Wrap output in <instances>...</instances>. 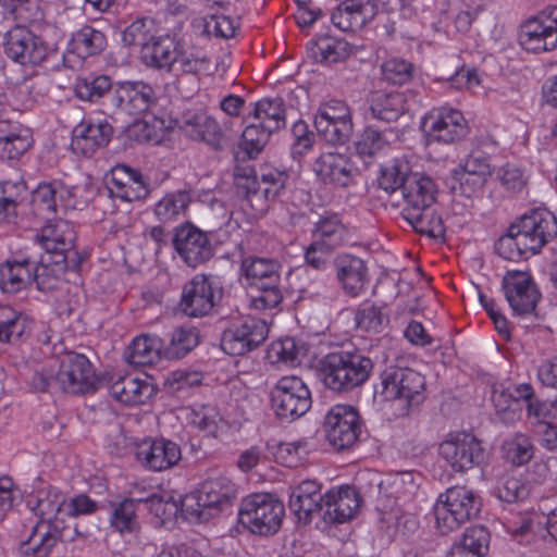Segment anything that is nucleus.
Here are the masks:
<instances>
[{
    "label": "nucleus",
    "mask_w": 557,
    "mask_h": 557,
    "mask_svg": "<svg viewBox=\"0 0 557 557\" xmlns=\"http://www.w3.org/2000/svg\"><path fill=\"white\" fill-rule=\"evenodd\" d=\"M440 455L456 472H466L481 467L486 459V450L482 442L471 433L449 435L440 445Z\"/></svg>",
    "instance_id": "obj_14"
},
{
    "label": "nucleus",
    "mask_w": 557,
    "mask_h": 557,
    "mask_svg": "<svg viewBox=\"0 0 557 557\" xmlns=\"http://www.w3.org/2000/svg\"><path fill=\"white\" fill-rule=\"evenodd\" d=\"M114 86L110 76L100 74H89L84 77H77L74 84L75 96L90 103H98L102 98L113 94Z\"/></svg>",
    "instance_id": "obj_42"
},
{
    "label": "nucleus",
    "mask_w": 557,
    "mask_h": 557,
    "mask_svg": "<svg viewBox=\"0 0 557 557\" xmlns=\"http://www.w3.org/2000/svg\"><path fill=\"white\" fill-rule=\"evenodd\" d=\"M424 389L425 379L421 373L408 367L391 364L380 374L375 394L386 401H404V407L408 409L423 401Z\"/></svg>",
    "instance_id": "obj_7"
},
{
    "label": "nucleus",
    "mask_w": 557,
    "mask_h": 557,
    "mask_svg": "<svg viewBox=\"0 0 557 557\" xmlns=\"http://www.w3.org/2000/svg\"><path fill=\"white\" fill-rule=\"evenodd\" d=\"M370 111L374 119L386 123L397 121L407 111L403 92H376L372 96Z\"/></svg>",
    "instance_id": "obj_40"
},
{
    "label": "nucleus",
    "mask_w": 557,
    "mask_h": 557,
    "mask_svg": "<svg viewBox=\"0 0 557 557\" xmlns=\"http://www.w3.org/2000/svg\"><path fill=\"white\" fill-rule=\"evenodd\" d=\"M247 123L243 134L242 141L234 151V160H252L256 159L259 153L263 150L268 144L270 136L273 134L272 131L267 126L258 123L255 120H248V115L245 119Z\"/></svg>",
    "instance_id": "obj_37"
},
{
    "label": "nucleus",
    "mask_w": 557,
    "mask_h": 557,
    "mask_svg": "<svg viewBox=\"0 0 557 557\" xmlns=\"http://www.w3.org/2000/svg\"><path fill=\"white\" fill-rule=\"evenodd\" d=\"M140 60L148 67L175 74H197L208 63L206 57L184 51L175 37L170 35H157L146 44L140 49Z\"/></svg>",
    "instance_id": "obj_3"
},
{
    "label": "nucleus",
    "mask_w": 557,
    "mask_h": 557,
    "mask_svg": "<svg viewBox=\"0 0 557 557\" xmlns=\"http://www.w3.org/2000/svg\"><path fill=\"white\" fill-rule=\"evenodd\" d=\"M267 323L253 317H245L226 329L221 337V348L231 356H243L260 346L268 336Z\"/></svg>",
    "instance_id": "obj_19"
},
{
    "label": "nucleus",
    "mask_w": 557,
    "mask_h": 557,
    "mask_svg": "<svg viewBox=\"0 0 557 557\" xmlns=\"http://www.w3.org/2000/svg\"><path fill=\"white\" fill-rule=\"evenodd\" d=\"M336 280L343 292L350 297H358L369 282L366 262L354 255L343 253L334 260Z\"/></svg>",
    "instance_id": "obj_27"
},
{
    "label": "nucleus",
    "mask_w": 557,
    "mask_h": 557,
    "mask_svg": "<svg viewBox=\"0 0 557 557\" xmlns=\"http://www.w3.org/2000/svg\"><path fill=\"white\" fill-rule=\"evenodd\" d=\"M356 326L364 332L380 333L388 323V318L382 312V308L372 301H363L355 311Z\"/></svg>",
    "instance_id": "obj_52"
},
{
    "label": "nucleus",
    "mask_w": 557,
    "mask_h": 557,
    "mask_svg": "<svg viewBox=\"0 0 557 557\" xmlns=\"http://www.w3.org/2000/svg\"><path fill=\"white\" fill-rule=\"evenodd\" d=\"M535 445L530 435L516 432L502 444L503 457L513 467L528 465L534 457Z\"/></svg>",
    "instance_id": "obj_44"
},
{
    "label": "nucleus",
    "mask_w": 557,
    "mask_h": 557,
    "mask_svg": "<svg viewBox=\"0 0 557 557\" xmlns=\"http://www.w3.org/2000/svg\"><path fill=\"white\" fill-rule=\"evenodd\" d=\"M37 260L32 257L15 258L0 264V290L16 294L32 284L34 265Z\"/></svg>",
    "instance_id": "obj_31"
},
{
    "label": "nucleus",
    "mask_w": 557,
    "mask_h": 557,
    "mask_svg": "<svg viewBox=\"0 0 557 557\" xmlns=\"http://www.w3.org/2000/svg\"><path fill=\"white\" fill-rule=\"evenodd\" d=\"M481 498L467 486H453L441 494L435 506L436 527L442 534L459 529L481 510Z\"/></svg>",
    "instance_id": "obj_5"
},
{
    "label": "nucleus",
    "mask_w": 557,
    "mask_h": 557,
    "mask_svg": "<svg viewBox=\"0 0 557 557\" xmlns=\"http://www.w3.org/2000/svg\"><path fill=\"white\" fill-rule=\"evenodd\" d=\"M314 127L318 134L329 144L344 145L354 132L352 121L324 122V120H314Z\"/></svg>",
    "instance_id": "obj_56"
},
{
    "label": "nucleus",
    "mask_w": 557,
    "mask_h": 557,
    "mask_svg": "<svg viewBox=\"0 0 557 557\" xmlns=\"http://www.w3.org/2000/svg\"><path fill=\"white\" fill-rule=\"evenodd\" d=\"M360 506V498L355 488L345 486L330 490L324 494L322 518L326 523H344L350 520Z\"/></svg>",
    "instance_id": "obj_30"
},
{
    "label": "nucleus",
    "mask_w": 557,
    "mask_h": 557,
    "mask_svg": "<svg viewBox=\"0 0 557 557\" xmlns=\"http://www.w3.org/2000/svg\"><path fill=\"white\" fill-rule=\"evenodd\" d=\"M202 380L203 375L201 372L175 370L170 372L166 376L164 387L171 395L184 398L188 396L194 388L199 387Z\"/></svg>",
    "instance_id": "obj_51"
},
{
    "label": "nucleus",
    "mask_w": 557,
    "mask_h": 557,
    "mask_svg": "<svg viewBox=\"0 0 557 557\" xmlns=\"http://www.w3.org/2000/svg\"><path fill=\"white\" fill-rule=\"evenodd\" d=\"M311 239L330 250H335L348 243L349 233L339 214L325 212L313 223Z\"/></svg>",
    "instance_id": "obj_32"
},
{
    "label": "nucleus",
    "mask_w": 557,
    "mask_h": 557,
    "mask_svg": "<svg viewBox=\"0 0 557 557\" xmlns=\"http://www.w3.org/2000/svg\"><path fill=\"white\" fill-rule=\"evenodd\" d=\"M373 360L361 349H339L322 357L317 366L323 385L337 394L361 387L371 376Z\"/></svg>",
    "instance_id": "obj_2"
},
{
    "label": "nucleus",
    "mask_w": 557,
    "mask_h": 557,
    "mask_svg": "<svg viewBox=\"0 0 557 557\" xmlns=\"http://www.w3.org/2000/svg\"><path fill=\"white\" fill-rule=\"evenodd\" d=\"M161 358H163L161 338L141 335L133 339L128 357L131 363L136 366L152 364Z\"/></svg>",
    "instance_id": "obj_47"
},
{
    "label": "nucleus",
    "mask_w": 557,
    "mask_h": 557,
    "mask_svg": "<svg viewBox=\"0 0 557 557\" xmlns=\"http://www.w3.org/2000/svg\"><path fill=\"white\" fill-rule=\"evenodd\" d=\"M492 403L497 417L505 423H513L519 419L521 408H516L507 385L498 383L492 387Z\"/></svg>",
    "instance_id": "obj_55"
},
{
    "label": "nucleus",
    "mask_w": 557,
    "mask_h": 557,
    "mask_svg": "<svg viewBox=\"0 0 557 557\" xmlns=\"http://www.w3.org/2000/svg\"><path fill=\"white\" fill-rule=\"evenodd\" d=\"M376 508L383 513H393L396 509H414L413 498L418 492L411 472L387 475L377 485Z\"/></svg>",
    "instance_id": "obj_16"
},
{
    "label": "nucleus",
    "mask_w": 557,
    "mask_h": 557,
    "mask_svg": "<svg viewBox=\"0 0 557 557\" xmlns=\"http://www.w3.org/2000/svg\"><path fill=\"white\" fill-rule=\"evenodd\" d=\"M140 500L125 498L112 511L110 523L121 534L135 533L139 530L136 507Z\"/></svg>",
    "instance_id": "obj_53"
},
{
    "label": "nucleus",
    "mask_w": 557,
    "mask_h": 557,
    "mask_svg": "<svg viewBox=\"0 0 557 557\" xmlns=\"http://www.w3.org/2000/svg\"><path fill=\"white\" fill-rule=\"evenodd\" d=\"M136 458L145 468L160 472L176 466L182 459V450L169 438H146L136 446Z\"/></svg>",
    "instance_id": "obj_23"
},
{
    "label": "nucleus",
    "mask_w": 557,
    "mask_h": 557,
    "mask_svg": "<svg viewBox=\"0 0 557 557\" xmlns=\"http://www.w3.org/2000/svg\"><path fill=\"white\" fill-rule=\"evenodd\" d=\"M281 263L273 258L249 256L242 261V272L256 294L251 306L258 310L276 308L283 300Z\"/></svg>",
    "instance_id": "obj_4"
},
{
    "label": "nucleus",
    "mask_w": 557,
    "mask_h": 557,
    "mask_svg": "<svg viewBox=\"0 0 557 557\" xmlns=\"http://www.w3.org/2000/svg\"><path fill=\"white\" fill-rule=\"evenodd\" d=\"M382 77L393 85H405L411 82L414 75V65L399 58H391L381 65Z\"/></svg>",
    "instance_id": "obj_57"
},
{
    "label": "nucleus",
    "mask_w": 557,
    "mask_h": 557,
    "mask_svg": "<svg viewBox=\"0 0 557 557\" xmlns=\"http://www.w3.org/2000/svg\"><path fill=\"white\" fill-rule=\"evenodd\" d=\"M516 223H512L507 233L503 235L495 244L497 255L509 261H519L527 253L531 255L527 238L521 232H517Z\"/></svg>",
    "instance_id": "obj_48"
},
{
    "label": "nucleus",
    "mask_w": 557,
    "mask_h": 557,
    "mask_svg": "<svg viewBox=\"0 0 557 557\" xmlns=\"http://www.w3.org/2000/svg\"><path fill=\"white\" fill-rule=\"evenodd\" d=\"M265 191L261 184H259V180H257L250 182L249 185H239L236 196L245 200L256 213H264L269 208V202L275 200Z\"/></svg>",
    "instance_id": "obj_58"
},
{
    "label": "nucleus",
    "mask_w": 557,
    "mask_h": 557,
    "mask_svg": "<svg viewBox=\"0 0 557 557\" xmlns=\"http://www.w3.org/2000/svg\"><path fill=\"white\" fill-rule=\"evenodd\" d=\"M4 53L21 65L37 66L47 58L45 41L24 25H16L4 34Z\"/></svg>",
    "instance_id": "obj_20"
},
{
    "label": "nucleus",
    "mask_w": 557,
    "mask_h": 557,
    "mask_svg": "<svg viewBox=\"0 0 557 557\" xmlns=\"http://www.w3.org/2000/svg\"><path fill=\"white\" fill-rule=\"evenodd\" d=\"M222 297L223 287L219 278L198 273L183 285L178 308L187 317L202 318L212 312Z\"/></svg>",
    "instance_id": "obj_11"
},
{
    "label": "nucleus",
    "mask_w": 557,
    "mask_h": 557,
    "mask_svg": "<svg viewBox=\"0 0 557 557\" xmlns=\"http://www.w3.org/2000/svg\"><path fill=\"white\" fill-rule=\"evenodd\" d=\"M180 128L193 140L205 141L214 148H219L223 136L219 123L206 113H185Z\"/></svg>",
    "instance_id": "obj_33"
},
{
    "label": "nucleus",
    "mask_w": 557,
    "mask_h": 557,
    "mask_svg": "<svg viewBox=\"0 0 557 557\" xmlns=\"http://www.w3.org/2000/svg\"><path fill=\"white\" fill-rule=\"evenodd\" d=\"M157 94L143 81L117 82L112 94V106L127 114H141L157 104Z\"/></svg>",
    "instance_id": "obj_22"
},
{
    "label": "nucleus",
    "mask_w": 557,
    "mask_h": 557,
    "mask_svg": "<svg viewBox=\"0 0 557 557\" xmlns=\"http://www.w3.org/2000/svg\"><path fill=\"white\" fill-rule=\"evenodd\" d=\"M28 194L23 181L0 182V221L13 222L17 216V208L27 200Z\"/></svg>",
    "instance_id": "obj_43"
},
{
    "label": "nucleus",
    "mask_w": 557,
    "mask_h": 557,
    "mask_svg": "<svg viewBox=\"0 0 557 557\" xmlns=\"http://www.w3.org/2000/svg\"><path fill=\"white\" fill-rule=\"evenodd\" d=\"M388 146L385 131L367 126L356 141V151L362 159H371Z\"/></svg>",
    "instance_id": "obj_54"
},
{
    "label": "nucleus",
    "mask_w": 557,
    "mask_h": 557,
    "mask_svg": "<svg viewBox=\"0 0 557 557\" xmlns=\"http://www.w3.org/2000/svg\"><path fill=\"white\" fill-rule=\"evenodd\" d=\"M411 172L408 161L394 159L391 163L381 168L377 177L379 187L387 194H393L398 189L403 191V186Z\"/></svg>",
    "instance_id": "obj_49"
},
{
    "label": "nucleus",
    "mask_w": 557,
    "mask_h": 557,
    "mask_svg": "<svg viewBox=\"0 0 557 557\" xmlns=\"http://www.w3.org/2000/svg\"><path fill=\"white\" fill-rule=\"evenodd\" d=\"M404 219L421 235L431 238H442L445 235V226L442 216L435 212L433 206H426L403 215Z\"/></svg>",
    "instance_id": "obj_46"
},
{
    "label": "nucleus",
    "mask_w": 557,
    "mask_h": 557,
    "mask_svg": "<svg viewBox=\"0 0 557 557\" xmlns=\"http://www.w3.org/2000/svg\"><path fill=\"white\" fill-rule=\"evenodd\" d=\"M172 245L183 262L190 268L202 265L214 256L208 234L189 222L174 228Z\"/></svg>",
    "instance_id": "obj_17"
},
{
    "label": "nucleus",
    "mask_w": 557,
    "mask_h": 557,
    "mask_svg": "<svg viewBox=\"0 0 557 557\" xmlns=\"http://www.w3.org/2000/svg\"><path fill=\"white\" fill-rule=\"evenodd\" d=\"M7 8L18 25L32 24L42 16L40 0H13Z\"/></svg>",
    "instance_id": "obj_62"
},
{
    "label": "nucleus",
    "mask_w": 557,
    "mask_h": 557,
    "mask_svg": "<svg viewBox=\"0 0 557 557\" xmlns=\"http://www.w3.org/2000/svg\"><path fill=\"white\" fill-rule=\"evenodd\" d=\"M107 47V35L91 25L82 26L72 34L69 41V51L82 60L101 54Z\"/></svg>",
    "instance_id": "obj_36"
},
{
    "label": "nucleus",
    "mask_w": 557,
    "mask_h": 557,
    "mask_svg": "<svg viewBox=\"0 0 557 557\" xmlns=\"http://www.w3.org/2000/svg\"><path fill=\"white\" fill-rule=\"evenodd\" d=\"M237 497L236 485L226 476L209 478L197 495H188L182 503V510L199 520H207L228 509Z\"/></svg>",
    "instance_id": "obj_8"
},
{
    "label": "nucleus",
    "mask_w": 557,
    "mask_h": 557,
    "mask_svg": "<svg viewBox=\"0 0 557 557\" xmlns=\"http://www.w3.org/2000/svg\"><path fill=\"white\" fill-rule=\"evenodd\" d=\"M158 29L152 17L144 16L132 22L122 33L125 46L146 47L157 36Z\"/></svg>",
    "instance_id": "obj_50"
},
{
    "label": "nucleus",
    "mask_w": 557,
    "mask_h": 557,
    "mask_svg": "<svg viewBox=\"0 0 557 557\" xmlns=\"http://www.w3.org/2000/svg\"><path fill=\"white\" fill-rule=\"evenodd\" d=\"M191 202L189 190L178 189L166 193L154 206L153 214L158 221L170 223L185 214Z\"/></svg>",
    "instance_id": "obj_45"
},
{
    "label": "nucleus",
    "mask_w": 557,
    "mask_h": 557,
    "mask_svg": "<svg viewBox=\"0 0 557 557\" xmlns=\"http://www.w3.org/2000/svg\"><path fill=\"white\" fill-rule=\"evenodd\" d=\"M312 171L323 184L346 187L352 181L354 164L345 154L325 152L314 160Z\"/></svg>",
    "instance_id": "obj_28"
},
{
    "label": "nucleus",
    "mask_w": 557,
    "mask_h": 557,
    "mask_svg": "<svg viewBox=\"0 0 557 557\" xmlns=\"http://www.w3.org/2000/svg\"><path fill=\"white\" fill-rule=\"evenodd\" d=\"M309 442L306 438L280 443L276 450V457L281 462L288 468L297 467L300 461L307 456Z\"/></svg>",
    "instance_id": "obj_61"
},
{
    "label": "nucleus",
    "mask_w": 557,
    "mask_h": 557,
    "mask_svg": "<svg viewBox=\"0 0 557 557\" xmlns=\"http://www.w3.org/2000/svg\"><path fill=\"white\" fill-rule=\"evenodd\" d=\"M284 511L283 504L271 494H252L243 499L238 522L253 534L273 535L281 528Z\"/></svg>",
    "instance_id": "obj_9"
},
{
    "label": "nucleus",
    "mask_w": 557,
    "mask_h": 557,
    "mask_svg": "<svg viewBox=\"0 0 557 557\" xmlns=\"http://www.w3.org/2000/svg\"><path fill=\"white\" fill-rule=\"evenodd\" d=\"M270 400L276 417L284 421L302 417L312 405L310 389L295 375L281 377L270 392Z\"/></svg>",
    "instance_id": "obj_12"
},
{
    "label": "nucleus",
    "mask_w": 557,
    "mask_h": 557,
    "mask_svg": "<svg viewBox=\"0 0 557 557\" xmlns=\"http://www.w3.org/2000/svg\"><path fill=\"white\" fill-rule=\"evenodd\" d=\"M437 193V186L432 177L424 173L411 172L403 186L405 206L401 214L434 206Z\"/></svg>",
    "instance_id": "obj_29"
},
{
    "label": "nucleus",
    "mask_w": 557,
    "mask_h": 557,
    "mask_svg": "<svg viewBox=\"0 0 557 557\" xmlns=\"http://www.w3.org/2000/svg\"><path fill=\"white\" fill-rule=\"evenodd\" d=\"M148 194V185L144 181L143 174L137 171L136 175H133L128 182H125L121 187H115V191L110 196L123 201L132 202L145 199Z\"/></svg>",
    "instance_id": "obj_60"
},
{
    "label": "nucleus",
    "mask_w": 557,
    "mask_h": 557,
    "mask_svg": "<svg viewBox=\"0 0 557 557\" xmlns=\"http://www.w3.org/2000/svg\"><path fill=\"white\" fill-rule=\"evenodd\" d=\"M351 45L344 39L320 35L308 44L309 55L317 62L336 63L351 53Z\"/></svg>",
    "instance_id": "obj_38"
},
{
    "label": "nucleus",
    "mask_w": 557,
    "mask_h": 557,
    "mask_svg": "<svg viewBox=\"0 0 557 557\" xmlns=\"http://www.w3.org/2000/svg\"><path fill=\"white\" fill-rule=\"evenodd\" d=\"M113 127L107 120H83L72 131L71 148L75 153L91 157L111 141Z\"/></svg>",
    "instance_id": "obj_24"
},
{
    "label": "nucleus",
    "mask_w": 557,
    "mask_h": 557,
    "mask_svg": "<svg viewBox=\"0 0 557 557\" xmlns=\"http://www.w3.org/2000/svg\"><path fill=\"white\" fill-rule=\"evenodd\" d=\"M329 443L337 450L352 447L362 432V421L357 408L350 405L333 406L323 423Z\"/></svg>",
    "instance_id": "obj_13"
},
{
    "label": "nucleus",
    "mask_w": 557,
    "mask_h": 557,
    "mask_svg": "<svg viewBox=\"0 0 557 557\" xmlns=\"http://www.w3.org/2000/svg\"><path fill=\"white\" fill-rule=\"evenodd\" d=\"M517 232L527 238L531 255L557 238V215L546 208H536L523 214L517 222Z\"/></svg>",
    "instance_id": "obj_21"
},
{
    "label": "nucleus",
    "mask_w": 557,
    "mask_h": 557,
    "mask_svg": "<svg viewBox=\"0 0 557 557\" xmlns=\"http://www.w3.org/2000/svg\"><path fill=\"white\" fill-rule=\"evenodd\" d=\"M108 391L114 399L128 406L145 404L154 393L150 383L132 375L119 376L108 385Z\"/></svg>",
    "instance_id": "obj_34"
},
{
    "label": "nucleus",
    "mask_w": 557,
    "mask_h": 557,
    "mask_svg": "<svg viewBox=\"0 0 557 557\" xmlns=\"http://www.w3.org/2000/svg\"><path fill=\"white\" fill-rule=\"evenodd\" d=\"M288 506L299 522L310 523L313 515L323 510L321 484L315 480H305L292 487Z\"/></svg>",
    "instance_id": "obj_26"
},
{
    "label": "nucleus",
    "mask_w": 557,
    "mask_h": 557,
    "mask_svg": "<svg viewBox=\"0 0 557 557\" xmlns=\"http://www.w3.org/2000/svg\"><path fill=\"white\" fill-rule=\"evenodd\" d=\"M343 7L349 12L355 27L360 29L376 15V5L372 0H345Z\"/></svg>",
    "instance_id": "obj_63"
},
{
    "label": "nucleus",
    "mask_w": 557,
    "mask_h": 557,
    "mask_svg": "<svg viewBox=\"0 0 557 557\" xmlns=\"http://www.w3.org/2000/svg\"><path fill=\"white\" fill-rule=\"evenodd\" d=\"M33 391L50 395H84L95 393L103 386V380L96 375L89 359L75 351L65 352L57 367L44 366L36 370L29 381Z\"/></svg>",
    "instance_id": "obj_1"
},
{
    "label": "nucleus",
    "mask_w": 557,
    "mask_h": 557,
    "mask_svg": "<svg viewBox=\"0 0 557 557\" xmlns=\"http://www.w3.org/2000/svg\"><path fill=\"white\" fill-rule=\"evenodd\" d=\"M76 233L71 222L57 220L41 228L38 243L45 250L42 262L54 263L57 270L77 271L83 258L74 249Z\"/></svg>",
    "instance_id": "obj_6"
},
{
    "label": "nucleus",
    "mask_w": 557,
    "mask_h": 557,
    "mask_svg": "<svg viewBox=\"0 0 557 557\" xmlns=\"http://www.w3.org/2000/svg\"><path fill=\"white\" fill-rule=\"evenodd\" d=\"M529 485L516 476L504 478L495 487V496L506 503H516L529 496Z\"/></svg>",
    "instance_id": "obj_59"
},
{
    "label": "nucleus",
    "mask_w": 557,
    "mask_h": 557,
    "mask_svg": "<svg viewBox=\"0 0 557 557\" xmlns=\"http://www.w3.org/2000/svg\"><path fill=\"white\" fill-rule=\"evenodd\" d=\"M248 120H255L267 126L270 131L277 132L285 127L286 112L282 98H262L253 103V110L248 114Z\"/></svg>",
    "instance_id": "obj_39"
},
{
    "label": "nucleus",
    "mask_w": 557,
    "mask_h": 557,
    "mask_svg": "<svg viewBox=\"0 0 557 557\" xmlns=\"http://www.w3.org/2000/svg\"><path fill=\"white\" fill-rule=\"evenodd\" d=\"M451 176L459 184L457 190L460 191V196L471 198L482 190L488 180V177H482V175L458 171L456 168L451 171Z\"/></svg>",
    "instance_id": "obj_64"
},
{
    "label": "nucleus",
    "mask_w": 557,
    "mask_h": 557,
    "mask_svg": "<svg viewBox=\"0 0 557 557\" xmlns=\"http://www.w3.org/2000/svg\"><path fill=\"white\" fill-rule=\"evenodd\" d=\"M65 503L64 495L57 490H50L45 497H38L35 510L40 516L41 522L35 527L28 540L22 543L21 549L24 555L48 557L59 541V534L57 531H51L44 521L55 519Z\"/></svg>",
    "instance_id": "obj_10"
},
{
    "label": "nucleus",
    "mask_w": 557,
    "mask_h": 557,
    "mask_svg": "<svg viewBox=\"0 0 557 557\" xmlns=\"http://www.w3.org/2000/svg\"><path fill=\"white\" fill-rule=\"evenodd\" d=\"M431 141L455 144L465 139L470 127L461 111L451 108H438L429 112L422 121Z\"/></svg>",
    "instance_id": "obj_18"
},
{
    "label": "nucleus",
    "mask_w": 557,
    "mask_h": 557,
    "mask_svg": "<svg viewBox=\"0 0 557 557\" xmlns=\"http://www.w3.org/2000/svg\"><path fill=\"white\" fill-rule=\"evenodd\" d=\"M502 289L516 317L533 314L542 298V294L529 272L507 271L502 280Z\"/></svg>",
    "instance_id": "obj_15"
},
{
    "label": "nucleus",
    "mask_w": 557,
    "mask_h": 557,
    "mask_svg": "<svg viewBox=\"0 0 557 557\" xmlns=\"http://www.w3.org/2000/svg\"><path fill=\"white\" fill-rule=\"evenodd\" d=\"M200 341L199 332L193 326H180L173 330L170 341L162 342V356L168 360H178L189 354Z\"/></svg>",
    "instance_id": "obj_41"
},
{
    "label": "nucleus",
    "mask_w": 557,
    "mask_h": 557,
    "mask_svg": "<svg viewBox=\"0 0 557 557\" xmlns=\"http://www.w3.org/2000/svg\"><path fill=\"white\" fill-rule=\"evenodd\" d=\"M519 41L523 49L532 52L550 51L557 47V30L544 10L521 25Z\"/></svg>",
    "instance_id": "obj_25"
},
{
    "label": "nucleus",
    "mask_w": 557,
    "mask_h": 557,
    "mask_svg": "<svg viewBox=\"0 0 557 557\" xmlns=\"http://www.w3.org/2000/svg\"><path fill=\"white\" fill-rule=\"evenodd\" d=\"M32 320L11 306L0 305V343L17 345L30 334Z\"/></svg>",
    "instance_id": "obj_35"
}]
</instances>
